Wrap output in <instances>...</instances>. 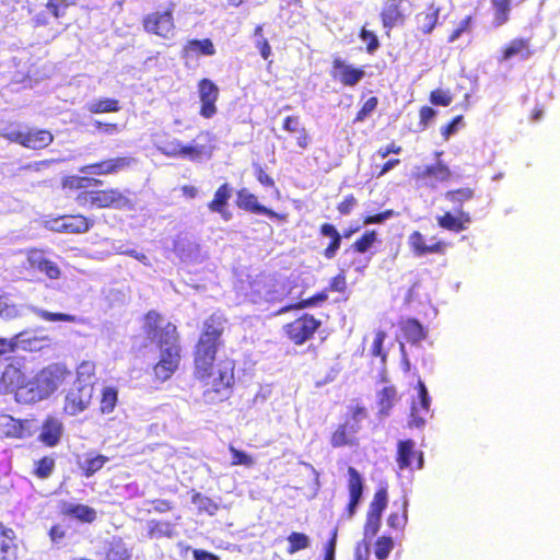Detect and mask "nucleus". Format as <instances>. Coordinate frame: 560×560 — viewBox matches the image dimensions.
Returning <instances> with one entry per match:
<instances>
[{
	"label": "nucleus",
	"instance_id": "f257e3e1",
	"mask_svg": "<svg viewBox=\"0 0 560 560\" xmlns=\"http://www.w3.org/2000/svg\"><path fill=\"white\" fill-rule=\"evenodd\" d=\"M226 324L228 318L222 311L210 314L202 322L194 347L192 375L201 384L202 399L208 405L228 400L235 383V361L224 358L215 363Z\"/></svg>",
	"mask_w": 560,
	"mask_h": 560
},
{
	"label": "nucleus",
	"instance_id": "f03ea898",
	"mask_svg": "<svg viewBox=\"0 0 560 560\" xmlns=\"http://www.w3.org/2000/svg\"><path fill=\"white\" fill-rule=\"evenodd\" d=\"M103 180L93 176L67 175L61 179V188L81 208L131 209V199L116 187L100 189Z\"/></svg>",
	"mask_w": 560,
	"mask_h": 560
},
{
	"label": "nucleus",
	"instance_id": "7ed1b4c3",
	"mask_svg": "<svg viewBox=\"0 0 560 560\" xmlns=\"http://www.w3.org/2000/svg\"><path fill=\"white\" fill-rule=\"evenodd\" d=\"M71 375L60 363L49 364L39 370L28 383V390L23 392L25 404H35L49 398Z\"/></svg>",
	"mask_w": 560,
	"mask_h": 560
},
{
	"label": "nucleus",
	"instance_id": "20e7f679",
	"mask_svg": "<svg viewBox=\"0 0 560 560\" xmlns=\"http://www.w3.org/2000/svg\"><path fill=\"white\" fill-rule=\"evenodd\" d=\"M475 198V189L470 187H460L445 191L444 199L452 206L454 212L445 211L436 217L438 225L453 233L466 231L472 218L469 212L463 209L464 203Z\"/></svg>",
	"mask_w": 560,
	"mask_h": 560
},
{
	"label": "nucleus",
	"instance_id": "39448f33",
	"mask_svg": "<svg viewBox=\"0 0 560 560\" xmlns=\"http://www.w3.org/2000/svg\"><path fill=\"white\" fill-rule=\"evenodd\" d=\"M143 329L159 351L182 349L176 325L168 320L164 322L159 312L151 310L144 314Z\"/></svg>",
	"mask_w": 560,
	"mask_h": 560
},
{
	"label": "nucleus",
	"instance_id": "423d86ee",
	"mask_svg": "<svg viewBox=\"0 0 560 560\" xmlns=\"http://www.w3.org/2000/svg\"><path fill=\"white\" fill-rule=\"evenodd\" d=\"M0 136L11 143L20 144L30 150H43L54 142V135L48 129L30 128L27 130L13 129L12 125L3 129Z\"/></svg>",
	"mask_w": 560,
	"mask_h": 560
},
{
	"label": "nucleus",
	"instance_id": "0eeeda50",
	"mask_svg": "<svg viewBox=\"0 0 560 560\" xmlns=\"http://www.w3.org/2000/svg\"><path fill=\"white\" fill-rule=\"evenodd\" d=\"M175 3L170 2L163 11H154L143 16V30L163 39H171L175 34Z\"/></svg>",
	"mask_w": 560,
	"mask_h": 560
},
{
	"label": "nucleus",
	"instance_id": "6e6552de",
	"mask_svg": "<svg viewBox=\"0 0 560 560\" xmlns=\"http://www.w3.org/2000/svg\"><path fill=\"white\" fill-rule=\"evenodd\" d=\"M322 326V320L314 315L303 313L283 326L285 337L294 345L302 346L311 340Z\"/></svg>",
	"mask_w": 560,
	"mask_h": 560
},
{
	"label": "nucleus",
	"instance_id": "1a4fd4ad",
	"mask_svg": "<svg viewBox=\"0 0 560 560\" xmlns=\"http://www.w3.org/2000/svg\"><path fill=\"white\" fill-rule=\"evenodd\" d=\"M30 381L21 366L9 363L0 376V394H14L19 404H25L21 397L23 392L28 390Z\"/></svg>",
	"mask_w": 560,
	"mask_h": 560
},
{
	"label": "nucleus",
	"instance_id": "9d476101",
	"mask_svg": "<svg viewBox=\"0 0 560 560\" xmlns=\"http://www.w3.org/2000/svg\"><path fill=\"white\" fill-rule=\"evenodd\" d=\"M161 152L167 158H182L198 162L203 158H211L213 147L211 144H184L179 140L173 139L163 144Z\"/></svg>",
	"mask_w": 560,
	"mask_h": 560
},
{
	"label": "nucleus",
	"instance_id": "9b49d317",
	"mask_svg": "<svg viewBox=\"0 0 560 560\" xmlns=\"http://www.w3.org/2000/svg\"><path fill=\"white\" fill-rule=\"evenodd\" d=\"M93 392V384L75 381L65 397V413L77 416L84 411L92 402Z\"/></svg>",
	"mask_w": 560,
	"mask_h": 560
},
{
	"label": "nucleus",
	"instance_id": "f8f14e48",
	"mask_svg": "<svg viewBox=\"0 0 560 560\" xmlns=\"http://www.w3.org/2000/svg\"><path fill=\"white\" fill-rule=\"evenodd\" d=\"M411 8L410 0H384L380 11L382 26L389 33L405 24Z\"/></svg>",
	"mask_w": 560,
	"mask_h": 560
},
{
	"label": "nucleus",
	"instance_id": "ddd939ff",
	"mask_svg": "<svg viewBox=\"0 0 560 560\" xmlns=\"http://www.w3.org/2000/svg\"><path fill=\"white\" fill-rule=\"evenodd\" d=\"M235 203L238 209L245 212L262 214L281 223L287 222L289 219V214L287 212L279 213L261 205L258 197L246 188L237 190Z\"/></svg>",
	"mask_w": 560,
	"mask_h": 560
},
{
	"label": "nucleus",
	"instance_id": "4468645a",
	"mask_svg": "<svg viewBox=\"0 0 560 560\" xmlns=\"http://www.w3.org/2000/svg\"><path fill=\"white\" fill-rule=\"evenodd\" d=\"M182 361V349L163 350L159 352V359L152 366L153 381L164 383L179 369Z\"/></svg>",
	"mask_w": 560,
	"mask_h": 560
},
{
	"label": "nucleus",
	"instance_id": "2eb2a0df",
	"mask_svg": "<svg viewBox=\"0 0 560 560\" xmlns=\"http://www.w3.org/2000/svg\"><path fill=\"white\" fill-rule=\"evenodd\" d=\"M396 463L400 470H419L423 468V452L416 447L411 439L400 440L397 443Z\"/></svg>",
	"mask_w": 560,
	"mask_h": 560
},
{
	"label": "nucleus",
	"instance_id": "dca6fc26",
	"mask_svg": "<svg viewBox=\"0 0 560 560\" xmlns=\"http://www.w3.org/2000/svg\"><path fill=\"white\" fill-rule=\"evenodd\" d=\"M133 162L135 160L131 156H116L84 165L80 168V172L96 176H108L129 168Z\"/></svg>",
	"mask_w": 560,
	"mask_h": 560
},
{
	"label": "nucleus",
	"instance_id": "f3484780",
	"mask_svg": "<svg viewBox=\"0 0 560 560\" xmlns=\"http://www.w3.org/2000/svg\"><path fill=\"white\" fill-rule=\"evenodd\" d=\"M417 389L418 400H412L411 402L409 425L421 428L424 425L430 412L431 398L424 382L420 378L417 382Z\"/></svg>",
	"mask_w": 560,
	"mask_h": 560
},
{
	"label": "nucleus",
	"instance_id": "a211bd4d",
	"mask_svg": "<svg viewBox=\"0 0 560 560\" xmlns=\"http://www.w3.org/2000/svg\"><path fill=\"white\" fill-rule=\"evenodd\" d=\"M330 74L343 86H354L363 79L365 72L362 68L336 57L332 59Z\"/></svg>",
	"mask_w": 560,
	"mask_h": 560
},
{
	"label": "nucleus",
	"instance_id": "6ab92c4d",
	"mask_svg": "<svg viewBox=\"0 0 560 560\" xmlns=\"http://www.w3.org/2000/svg\"><path fill=\"white\" fill-rule=\"evenodd\" d=\"M198 94L200 98L199 114L203 118H211L217 114V101L219 98V88L207 78L198 82Z\"/></svg>",
	"mask_w": 560,
	"mask_h": 560
},
{
	"label": "nucleus",
	"instance_id": "aec40b11",
	"mask_svg": "<svg viewBox=\"0 0 560 560\" xmlns=\"http://www.w3.org/2000/svg\"><path fill=\"white\" fill-rule=\"evenodd\" d=\"M535 50L532 48L530 39L525 37H515L508 44L501 47L498 61L500 63L518 58L520 60H527L534 55Z\"/></svg>",
	"mask_w": 560,
	"mask_h": 560
},
{
	"label": "nucleus",
	"instance_id": "412c9836",
	"mask_svg": "<svg viewBox=\"0 0 560 560\" xmlns=\"http://www.w3.org/2000/svg\"><path fill=\"white\" fill-rule=\"evenodd\" d=\"M0 434L11 439H26L33 434L31 420L15 419L10 415H0Z\"/></svg>",
	"mask_w": 560,
	"mask_h": 560
},
{
	"label": "nucleus",
	"instance_id": "4be33fe9",
	"mask_svg": "<svg viewBox=\"0 0 560 560\" xmlns=\"http://www.w3.org/2000/svg\"><path fill=\"white\" fill-rule=\"evenodd\" d=\"M55 222L56 231L68 234H84L94 226V221L81 213L60 215Z\"/></svg>",
	"mask_w": 560,
	"mask_h": 560
},
{
	"label": "nucleus",
	"instance_id": "5701e85b",
	"mask_svg": "<svg viewBox=\"0 0 560 560\" xmlns=\"http://www.w3.org/2000/svg\"><path fill=\"white\" fill-rule=\"evenodd\" d=\"M408 245L416 256H425L429 254L443 255L447 244L441 240L432 237V243L428 244L424 235L420 231H413L408 237Z\"/></svg>",
	"mask_w": 560,
	"mask_h": 560
},
{
	"label": "nucleus",
	"instance_id": "b1692460",
	"mask_svg": "<svg viewBox=\"0 0 560 560\" xmlns=\"http://www.w3.org/2000/svg\"><path fill=\"white\" fill-rule=\"evenodd\" d=\"M349 502L346 506L347 517L351 518L357 511L363 494V479L354 467L348 468Z\"/></svg>",
	"mask_w": 560,
	"mask_h": 560
},
{
	"label": "nucleus",
	"instance_id": "393cba45",
	"mask_svg": "<svg viewBox=\"0 0 560 560\" xmlns=\"http://www.w3.org/2000/svg\"><path fill=\"white\" fill-rule=\"evenodd\" d=\"M62 432V422L55 416H47L42 423L38 441L47 447H54L59 444Z\"/></svg>",
	"mask_w": 560,
	"mask_h": 560
},
{
	"label": "nucleus",
	"instance_id": "a878e982",
	"mask_svg": "<svg viewBox=\"0 0 560 560\" xmlns=\"http://www.w3.org/2000/svg\"><path fill=\"white\" fill-rule=\"evenodd\" d=\"M440 8L435 3H429L423 11L415 16L416 28L422 35L431 34L439 24Z\"/></svg>",
	"mask_w": 560,
	"mask_h": 560
},
{
	"label": "nucleus",
	"instance_id": "bb28decb",
	"mask_svg": "<svg viewBox=\"0 0 560 560\" xmlns=\"http://www.w3.org/2000/svg\"><path fill=\"white\" fill-rule=\"evenodd\" d=\"M232 196V187L224 183L220 185L214 191V196L208 203V209L211 212L219 213L223 220L229 221L232 218V213L229 211V200Z\"/></svg>",
	"mask_w": 560,
	"mask_h": 560
},
{
	"label": "nucleus",
	"instance_id": "cd10ccee",
	"mask_svg": "<svg viewBox=\"0 0 560 560\" xmlns=\"http://www.w3.org/2000/svg\"><path fill=\"white\" fill-rule=\"evenodd\" d=\"M282 129L289 133H294L296 145L301 150H306L311 143V137L298 115H290L283 119Z\"/></svg>",
	"mask_w": 560,
	"mask_h": 560
},
{
	"label": "nucleus",
	"instance_id": "c85d7f7f",
	"mask_svg": "<svg viewBox=\"0 0 560 560\" xmlns=\"http://www.w3.org/2000/svg\"><path fill=\"white\" fill-rule=\"evenodd\" d=\"M318 233L320 236L329 238L328 245L323 250V256L326 259H332L336 257L340 249L342 236L336 226L331 223L325 222L319 225Z\"/></svg>",
	"mask_w": 560,
	"mask_h": 560
},
{
	"label": "nucleus",
	"instance_id": "c756f323",
	"mask_svg": "<svg viewBox=\"0 0 560 560\" xmlns=\"http://www.w3.org/2000/svg\"><path fill=\"white\" fill-rule=\"evenodd\" d=\"M404 339L417 345L427 338V331L422 324L416 318H404L398 323Z\"/></svg>",
	"mask_w": 560,
	"mask_h": 560
},
{
	"label": "nucleus",
	"instance_id": "7c9ffc66",
	"mask_svg": "<svg viewBox=\"0 0 560 560\" xmlns=\"http://www.w3.org/2000/svg\"><path fill=\"white\" fill-rule=\"evenodd\" d=\"M398 392L394 385L384 386L376 393V406L381 418L388 417L396 402L398 401Z\"/></svg>",
	"mask_w": 560,
	"mask_h": 560
},
{
	"label": "nucleus",
	"instance_id": "2f4dec72",
	"mask_svg": "<svg viewBox=\"0 0 560 560\" xmlns=\"http://www.w3.org/2000/svg\"><path fill=\"white\" fill-rule=\"evenodd\" d=\"M358 428L349 425L347 422L339 424L330 435V444L332 447H342L348 445H355V433Z\"/></svg>",
	"mask_w": 560,
	"mask_h": 560
},
{
	"label": "nucleus",
	"instance_id": "473e14b6",
	"mask_svg": "<svg viewBox=\"0 0 560 560\" xmlns=\"http://www.w3.org/2000/svg\"><path fill=\"white\" fill-rule=\"evenodd\" d=\"M408 502L400 499L393 502V510L387 517V525L394 530H404L408 522Z\"/></svg>",
	"mask_w": 560,
	"mask_h": 560
},
{
	"label": "nucleus",
	"instance_id": "72a5a7b5",
	"mask_svg": "<svg viewBox=\"0 0 560 560\" xmlns=\"http://www.w3.org/2000/svg\"><path fill=\"white\" fill-rule=\"evenodd\" d=\"M451 170L442 162L427 165L422 171L416 174V178L423 182V184H428L431 178H434L439 182H447L451 179Z\"/></svg>",
	"mask_w": 560,
	"mask_h": 560
},
{
	"label": "nucleus",
	"instance_id": "f704fd0d",
	"mask_svg": "<svg viewBox=\"0 0 560 560\" xmlns=\"http://www.w3.org/2000/svg\"><path fill=\"white\" fill-rule=\"evenodd\" d=\"M512 7V0H490L492 25L494 27H500L510 21Z\"/></svg>",
	"mask_w": 560,
	"mask_h": 560
},
{
	"label": "nucleus",
	"instance_id": "c9c22d12",
	"mask_svg": "<svg viewBox=\"0 0 560 560\" xmlns=\"http://www.w3.org/2000/svg\"><path fill=\"white\" fill-rule=\"evenodd\" d=\"M63 514L83 523H93L97 517L96 511L85 504H70L63 509Z\"/></svg>",
	"mask_w": 560,
	"mask_h": 560
},
{
	"label": "nucleus",
	"instance_id": "e433bc0d",
	"mask_svg": "<svg viewBox=\"0 0 560 560\" xmlns=\"http://www.w3.org/2000/svg\"><path fill=\"white\" fill-rule=\"evenodd\" d=\"M86 110L91 114L117 113L121 109L120 102L117 98H98L86 104Z\"/></svg>",
	"mask_w": 560,
	"mask_h": 560
},
{
	"label": "nucleus",
	"instance_id": "4c0bfd02",
	"mask_svg": "<svg viewBox=\"0 0 560 560\" xmlns=\"http://www.w3.org/2000/svg\"><path fill=\"white\" fill-rule=\"evenodd\" d=\"M106 560H132L131 550L121 538L113 539L105 553Z\"/></svg>",
	"mask_w": 560,
	"mask_h": 560
},
{
	"label": "nucleus",
	"instance_id": "58836bf2",
	"mask_svg": "<svg viewBox=\"0 0 560 560\" xmlns=\"http://www.w3.org/2000/svg\"><path fill=\"white\" fill-rule=\"evenodd\" d=\"M109 458L103 454L89 455L85 462L81 465V471L84 477L90 478L100 471Z\"/></svg>",
	"mask_w": 560,
	"mask_h": 560
},
{
	"label": "nucleus",
	"instance_id": "ea45409f",
	"mask_svg": "<svg viewBox=\"0 0 560 560\" xmlns=\"http://www.w3.org/2000/svg\"><path fill=\"white\" fill-rule=\"evenodd\" d=\"M388 503V493L387 488L381 486L376 489L372 501L370 502L368 513L373 515L382 516L384 510L386 509Z\"/></svg>",
	"mask_w": 560,
	"mask_h": 560
},
{
	"label": "nucleus",
	"instance_id": "a19ab883",
	"mask_svg": "<svg viewBox=\"0 0 560 560\" xmlns=\"http://www.w3.org/2000/svg\"><path fill=\"white\" fill-rule=\"evenodd\" d=\"M174 526L167 521L152 520L148 523V536L150 538L172 537Z\"/></svg>",
	"mask_w": 560,
	"mask_h": 560
},
{
	"label": "nucleus",
	"instance_id": "79ce46f5",
	"mask_svg": "<svg viewBox=\"0 0 560 560\" xmlns=\"http://www.w3.org/2000/svg\"><path fill=\"white\" fill-rule=\"evenodd\" d=\"M377 241V233L375 230H366L359 238H357L350 246V249L358 254H365Z\"/></svg>",
	"mask_w": 560,
	"mask_h": 560
},
{
	"label": "nucleus",
	"instance_id": "37998d69",
	"mask_svg": "<svg viewBox=\"0 0 560 560\" xmlns=\"http://www.w3.org/2000/svg\"><path fill=\"white\" fill-rule=\"evenodd\" d=\"M117 401L118 390L113 386L104 387L100 399V411L104 415L113 412Z\"/></svg>",
	"mask_w": 560,
	"mask_h": 560
},
{
	"label": "nucleus",
	"instance_id": "c03bdc74",
	"mask_svg": "<svg viewBox=\"0 0 560 560\" xmlns=\"http://www.w3.org/2000/svg\"><path fill=\"white\" fill-rule=\"evenodd\" d=\"M22 316V306L10 302L8 296L0 294V318L13 320Z\"/></svg>",
	"mask_w": 560,
	"mask_h": 560
},
{
	"label": "nucleus",
	"instance_id": "a18cd8bd",
	"mask_svg": "<svg viewBox=\"0 0 560 560\" xmlns=\"http://www.w3.org/2000/svg\"><path fill=\"white\" fill-rule=\"evenodd\" d=\"M287 552L293 555L298 551L307 549L311 545L310 537L304 533L292 532L288 537Z\"/></svg>",
	"mask_w": 560,
	"mask_h": 560
},
{
	"label": "nucleus",
	"instance_id": "49530a36",
	"mask_svg": "<svg viewBox=\"0 0 560 560\" xmlns=\"http://www.w3.org/2000/svg\"><path fill=\"white\" fill-rule=\"evenodd\" d=\"M187 52H196L205 56H212L215 54L213 43L209 38L205 39H190L185 45Z\"/></svg>",
	"mask_w": 560,
	"mask_h": 560
},
{
	"label": "nucleus",
	"instance_id": "de8ad7c7",
	"mask_svg": "<svg viewBox=\"0 0 560 560\" xmlns=\"http://www.w3.org/2000/svg\"><path fill=\"white\" fill-rule=\"evenodd\" d=\"M55 466L54 457L44 456L35 462L33 474L39 479H47L52 474Z\"/></svg>",
	"mask_w": 560,
	"mask_h": 560
},
{
	"label": "nucleus",
	"instance_id": "09e8293b",
	"mask_svg": "<svg viewBox=\"0 0 560 560\" xmlns=\"http://www.w3.org/2000/svg\"><path fill=\"white\" fill-rule=\"evenodd\" d=\"M191 502L197 505L200 513L203 512L209 515H214L219 510V505L212 499L205 497L199 492L192 493Z\"/></svg>",
	"mask_w": 560,
	"mask_h": 560
},
{
	"label": "nucleus",
	"instance_id": "8fccbe9b",
	"mask_svg": "<svg viewBox=\"0 0 560 560\" xmlns=\"http://www.w3.org/2000/svg\"><path fill=\"white\" fill-rule=\"evenodd\" d=\"M386 339V332L384 330H377L375 332L373 342L371 345L370 354L374 358H380L382 364L387 361V352L384 350V341Z\"/></svg>",
	"mask_w": 560,
	"mask_h": 560
},
{
	"label": "nucleus",
	"instance_id": "3c124183",
	"mask_svg": "<svg viewBox=\"0 0 560 560\" xmlns=\"http://www.w3.org/2000/svg\"><path fill=\"white\" fill-rule=\"evenodd\" d=\"M77 4V0H48L46 9L55 19H60L66 15L68 8Z\"/></svg>",
	"mask_w": 560,
	"mask_h": 560
},
{
	"label": "nucleus",
	"instance_id": "603ef678",
	"mask_svg": "<svg viewBox=\"0 0 560 560\" xmlns=\"http://www.w3.org/2000/svg\"><path fill=\"white\" fill-rule=\"evenodd\" d=\"M15 533L12 528L0 524V553L5 555L15 548Z\"/></svg>",
	"mask_w": 560,
	"mask_h": 560
},
{
	"label": "nucleus",
	"instance_id": "864d4df0",
	"mask_svg": "<svg viewBox=\"0 0 560 560\" xmlns=\"http://www.w3.org/2000/svg\"><path fill=\"white\" fill-rule=\"evenodd\" d=\"M394 548V541L392 537L381 536L375 541L374 553L378 560H385L388 558L390 551Z\"/></svg>",
	"mask_w": 560,
	"mask_h": 560
},
{
	"label": "nucleus",
	"instance_id": "5fc2aeb1",
	"mask_svg": "<svg viewBox=\"0 0 560 560\" xmlns=\"http://www.w3.org/2000/svg\"><path fill=\"white\" fill-rule=\"evenodd\" d=\"M326 300H327V293L318 292L306 300H302L298 303L289 304V305L282 307L280 312L283 313V312H288L291 310H301V308L311 307V306L316 305L318 302H324Z\"/></svg>",
	"mask_w": 560,
	"mask_h": 560
},
{
	"label": "nucleus",
	"instance_id": "6e6d98bb",
	"mask_svg": "<svg viewBox=\"0 0 560 560\" xmlns=\"http://www.w3.org/2000/svg\"><path fill=\"white\" fill-rule=\"evenodd\" d=\"M229 452L231 453V465L232 466H245L252 467L254 465V458L245 453L244 451L237 450L233 445L229 446Z\"/></svg>",
	"mask_w": 560,
	"mask_h": 560
},
{
	"label": "nucleus",
	"instance_id": "4d7b16f0",
	"mask_svg": "<svg viewBox=\"0 0 560 560\" xmlns=\"http://www.w3.org/2000/svg\"><path fill=\"white\" fill-rule=\"evenodd\" d=\"M378 98L376 96L369 97L357 112L353 122H362L370 116L377 107Z\"/></svg>",
	"mask_w": 560,
	"mask_h": 560
},
{
	"label": "nucleus",
	"instance_id": "13d9d810",
	"mask_svg": "<svg viewBox=\"0 0 560 560\" xmlns=\"http://www.w3.org/2000/svg\"><path fill=\"white\" fill-rule=\"evenodd\" d=\"M359 37L361 40L366 43L365 49L369 54H373L380 47V40L376 34L366 30L364 26L360 30Z\"/></svg>",
	"mask_w": 560,
	"mask_h": 560
},
{
	"label": "nucleus",
	"instance_id": "bf43d9fd",
	"mask_svg": "<svg viewBox=\"0 0 560 560\" xmlns=\"http://www.w3.org/2000/svg\"><path fill=\"white\" fill-rule=\"evenodd\" d=\"M382 516L366 513L364 523V536L369 539L373 538L380 530Z\"/></svg>",
	"mask_w": 560,
	"mask_h": 560
},
{
	"label": "nucleus",
	"instance_id": "052dcab7",
	"mask_svg": "<svg viewBox=\"0 0 560 560\" xmlns=\"http://www.w3.org/2000/svg\"><path fill=\"white\" fill-rule=\"evenodd\" d=\"M37 269L45 273L49 279H58L61 271L56 262L49 259H42L38 261Z\"/></svg>",
	"mask_w": 560,
	"mask_h": 560
},
{
	"label": "nucleus",
	"instance_id": "680f3d73",
	"mask_svg": "<svg viewBox=\"0 0 560 560\" xmlns=\"http://www.w3.org/2000/svg\"><path fill=\"white\" fill-rule=\"evenodd\" d=\"M453 101V95L448 91L436 89L430 93V102L436 106H448Z\"/></svg>",
	"mask_w": 560,
	"mask_h": 560
},
{
	"label": "nucleus",
	"instance_id": "e2e57ef3",
	"mask_svg": "<svg viewBox=\"0 0 560 560\" xmlns=\"http://www.w3.org/2000/svg\"><path fill=\"white\" fill-rule=\"evenodd\" d=\"M22 332L16 334L10 339L0 337V359L16 350Z\"/></svg>",
	"mask_w": 560,
	"mask_h": 560
},
{
	"label": "nucleus",
	"instance_id": "0e129e2a",
	"mask_svg": "<svg viewBox=\"0 0 560 560\" xmlns=\"http://www.w3.org/2000/svg\"><path fill=\"white\" fill-rule=\"evenodd\" d=\"M358 206V199L354 195H347L338 205L337 211L340 215H349Z\"/></svg>",
	"mask_w": 560,
	"mask_h": 560
},
{
	"label": "nucleus",
	"instance_id": "69168bd1",
	"mask_svg": "<svg viewBox=\"0 0 560 560\" xmlns=\"http://www.w3.org/2000/svg\"><path fill=\"white\" fill-rule=\"evenodd\" d=\"M394 215L395 211L392 209H387L376 214H369L363 217L362 222L364 225L380 224L386 221L387 219L393 218Z\"/></svg>",
	"mask_w": 560,
	"mask_h": 560
},
{
	"label": "nucleus",
	"instance_id": "338daca9",
	"mask_svg": "<svg viewBox=\"0 0 560 560\" xmlns=\"http://www.w3.org/2000/svg\"><path fill=\"white\" fill-rule=\"evenodd\" d=\"M148 504L151 506L148 512L166 513L173 510V503L166 499L150 500Z\"/></svg>",
	"mask_w": 560,
	"mask_h": 560
},
{
	"label": "nucleus",
	"instance_id": "774afa93",
	"mask_svg": "<svg viewBox=\"0 0 560 560\" xmlns=\"http://www.w3.org/2000/svg\"><path fill=\"white\" fill-rule=\"evenodd\" d=\"M472 18L470 15L466 16L464 20L460 21L457 27H455L451 34L448 35L447 42L453 43L456 39H458L463 33L470 30Z\"/></svg>",
	"mask_w": 560,
	"mask_h": 560
}]
</instances>
